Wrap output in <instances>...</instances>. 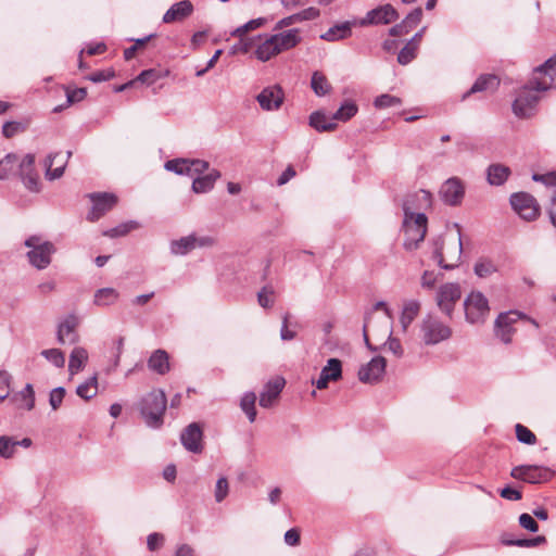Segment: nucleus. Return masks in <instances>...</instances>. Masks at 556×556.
Here are the masks:
<instances>
[{
    "label": "nucleus",
    "mask_w": 556,
    "mask_h": 556,
    "mask_svg": "<svg viewBox=\"0 0 556 556\" xmlns=\"http://www.w3.org/2000/svg\"><path fill=\"white\" fill-rule=\"evenodd\" d=\"M220 177V173L217 169H212L204 176H199L193 179L192 190L195 193H206L211 191L215 185V181Z\"/></svg>",
    "instance_id": "cd10ccee"
},
{
    "label": "nucleus",
    "mask_w": 556,
    "mask_h": 556,
    "mask_svg": "<svg viewBox=\"0 0 556 556\" xmlns=\"http://www.w3.org/2000/svg\"><path fill=\"white\" fill-rule=\"evenodd\" d=\"M193 12V4L189 0H182L173 4L164 14V23H174L187 18Z\"/></svg>",
    "instance_id": "5701e85b"
},
{
    "label": "nucleus",
    "mask_w": 556,
    "mask_h": 556,
    "mask_svg": "<svg viewBox=\"0 0 556 556\" xmlns=\"http://www.w3.org/2000/svg\"><path fill=\"white\" fill-rule=\"evenodd\" d=\"M65 393L66 391L63 387H58L51 390L49 394V404L53 410L60 408L64 400Z\"/></svg>",
    "instance_id": "864d4df0"
},
{
    "label": "nucleus",
    "mask_w": 556,
    "mask_h": 556,
    "mask_svg": "<svg viewBox=\"0 0 556 556\" xmlns=\"http://www.w3.org/2000/svg\"><path fill=\"white\" fill-rule=\"evenodd\" d=\"M301 41L298 28L279 31L273 35H258L254 56L261 62H267L276 55L291 50Z\"/></svg>",
    "instance_id": "f03ea898"
},
{
    "label": "nucleus",
    "mask_w": 556,
    "mask_h": 556,
    "mask_svg": "<svg viewBox=\"0 0 556 556\" xmlns=\"http://www.w3.org/2000/svg\"><path fill=\"white\" fill-rule=\"evenodd\" d=\"M255 402L256 394L254 392H245L240 400V407L245 413L250 422H254L256 418Z\"/></svg>",
    "instance_id": "4c0bfd02"
},
{
    "label": "nucleus",
    "mask_w": 556,
    "mask_h": 556,
    "mask_svg": "<svg viewBox=\"0 0 556 556\" xmlns=\"http://www.w3.org/2000/svg\"><path fill=\"white\" fill-rule=\"evenodd\" d=\"M386 333L388 336V339L379 346V351H387L393 354L395 357L401 358L404 354V350L401 344V341L397 338L392 337V330L390 325H386Z\"/></svg>",
    "instance_id": "473e14b6"
},
{
    "label": "nucleus",
    "mask_w": 556,
    "mask_h": 556,
    "mask_svg": "<svg viewBox=\"0 0 556 556\" xmlns=\"http://www.w3.org/2000/svg\"><path fill=\"white\" fill-rule=\"evenodd\" d=\"M418 42H407L397 54V62L401 65L409 64L417 55Z\"/></svg>",
    "instance_id": "79ce46f5"
},
{
    "label": "nucleus",
    "mask_w": 556,
    "mask_h": 556,
    "mask_svg": "<svg viewBox=\"0 0 556 556\" xmlns=\"http://www.w3.org/2000/svg\"><path fill=\"white\" fill-rule=\"evenodd\" d=\"M170 253L174 255H186L194 250L193 233L181 237L180 239L173 240L169 244Z\"/></svg>",
    "instance_id": "c9c22d12"
},
{
    "label": "nucleus",
    "mask_w": 556,
    "mask_h": 556,
    "mask_svg": "<svg viewBox=\"0 0 556 556\" xmlns=\"http://www.w3.org/2000/svg\"><path fill=\"white\" fill-rule=\"evenodd\" d=\"M148 367L150 370L165 375L169 371V356L165 350H155L148 359Z\"/></svg>",
    "instance_id": "393cba45"
},
{
    "label": "nucleus",
    "mask_w": 556,
    "mask_h": 556,
    "mask_svg": "<svg viewBox=\"0 0 556 556\" xmlns=\"http://www.w3.org/2000/svg\"><path fill=\"white\" fill-rule=\"evenodd\" d=\"M421 333L424 342L428 345H433L447 340L452 334V330L438 317L428 316L422 321Z\"/></svg>",
    "instance_id": "0eeeda50"
},
{
    "label": "nucleus",
    "mask_w": 556,
    "mask_h": 556,
    "mask_svg": "<svg viewBox=\"0 0 556 556\" xmlns=\"http://www.w3.org/2000/svg\"><path fill=\"white\" fill-rule=\"evenodd\" d=\"M18 161V156L14 153L7 154L0 161V179L7 178L11 173H13L14 167L16 166Z\"/></svg>",
    "instance_id": "a18cd8bd"
},
{
    "label": "nucleus",
    "mask_w": 556,
    "mask_h": 556,
    "mask_svg": "<svg viewBox=\"0 0 556 556\" xmlns=\"http://www.w3.org/2000/svg\"><path fill=\"white\" fill-rule=\"evenodd\" d=\"M556 59L551 58L538 66L532 74L528 86H525L513 103V112L520 118L534 115L539 96L536 92L552 88L556 74Z\"/></svg>",
    "instance_id": "f257e3e1"
},
{
    "label": "nucleus",
    "mask_w": 556,
    "mask_h": 556,
    "mask_svg": "<svg viewBox=\"0 0 556 556\" xmlns=\"http://www.w3.org/2000/svg\"><path fill=\"white\" fill-rule=\"evenodd\" d=\"M428 218L425 213H404L402 230L404 232L403 248L414 251L425 240Z\"/></svg>",
    "instance_id": "20e7f679"
},
{
    "label": "nucleus",
    "mask_w": 556,
    "mask_h": 556,
    "mask_svg": "<svg viewBox=\"0 0 556 556\" xmlns=\"http://www.w3.org/2000/svg\"><path fill=\"white\" fill-rule=\"evenodd\" d=\"M21 179L29 191L38 192L40 190L39 176L36 172L25 175Z\"/></svg>",
    "instance_id": "680f3d73"
},
{
    "label": "nucleus",
    "mask_w": 556,
    "mask_h": 556,
    "mask_svg": "<svg viewBox=\"0 0 556 556\" xmlns=\"http://www.w3.org/2000/svg\"><path fill=\"white\" fill-rule=\"evenodd\" d=\"M25 247L28 248L26 254L28 262L37 269L47 268L52 255L55 252V247L50 241H45L40 236H30L25 240Z\"/></svg>",
    "instance_id": "39448f33"
},
{
    "label": "nucleus",
    "mask_w": 556,
    "mask_h": 556,
    "mask_svg": "<svg viewBox=\"0 0 556 556\" xmlns=\"http://www.w3.org/2000/svg\"><path fill=\"white\" fill-rule=\"evenodd\" d=\"M88 362V352L83 346H76L72 350L68 359V374L71 377L81 371Z\"/></svg>",
    "instance_id": "bb28decb"
},
{
    "label": "nucleus",
    "mask_w": 556,
    "mask_h": 556,
    "mask_svg": "<svg viewBox=\"0 0 556 556\" xmlns=\"http://www.w3.org/2000/svg\"><path fill=\"white\" fill-rule=\"evenodd\" d=\"M422 17V10L420 8H416L413 10L404 20L403 22L406 24V26L409 29H413L415 26L419 24Z\"/></svg>",
    "instance_id": "69168bd1"
},
{
    "label": "nucleus",
    "mask_w": 556,
    "mask_h": 556,
    "mask_svg": "<svg viewBox=\"0 0 556 556\" xmlns=\"http://www.w3.org/2000/svg\"><path fill=\"white\" fill-rule=\"evenodd\" d=\"M228 491H229V485H228L227 479L225 477L219 478L217 480L216 486H215V493H214L215 501L217 503H220L222 501H224L226 498V496L228 495Z\"/></svg>",
    "instance_id": "13d9d810"
},
{
    "label": "nucleus",
    "mask_w": 556,
    "mask_h": 556,
    "mask_svg": "<svg viewBox=\"0 0 556 556\" xmlns=\"http://www.w3.org/2000/svg\"><path fill=\"white\" fill-rule=\"evenodd\" d=\"M464 309L468 323L483 324L490 314L489 301L480 291H472L464 301Z\"/></svg>",
    "instance_id": "423d86ee"
},
{
    "label": "nucleus",
    "mask_w": 556,
    "mask_h": 556,
    "mask_svg": "<svg viewBox=\"0 0 556 556\" xmlns=\"http://www.w3.org/2000/svg\"><path fill=\"white\" fill-rule=\"evenodd\" d=\"M189 159H175L165 163L164 167L168 172H174L177 175L188 176Z\"/></svg>",
    "instance_id": "de8ad7c7"
},
{
    "label": "nucleus",
    "mask_w": 556,
    "mask_h": 556,
    "mask_svg": "<svg viewBox=\"0 0 556 556\" xmlns=\"http://www.w3.org/2000/svg\"><path fill=\"white\" fill-rule=\"evenodd\" d=\"M40 354L56 368H62L65 365V356L59 349L42 350Z\"/></svg>",
    "instance_id": "49530a36"
},
{
    "label": "nucleus",
    "mask_w": 556,
    "mask_h": 556,
    "mask_svg": "<svg viewBox=\"0 0 556 556\" xmlns=\"http://www.w3.org/2000/svg\"><path fill=\"white\" fill-rule=\"evenodd\" d=\"M203 431L199 424L192 422L187 426L180 434V441L184 447L191 453H201Z\"/></svg>",
    "instance_id": "aec40b11"
},
{
    "label": "nucleus",
    "mask_w": 556,
    "mask_h": 556,
    "mask_svg": "<svg viewBox=\"0 0 556 556\" xmlns=\"http://www.w3.org/2000/svg\"><path fill=\"white\" fill-rule=\"evenodd\" d=\"M510 476L514 479L534 484L551 480L554 471L545 466L520 465L511 469Z\"/></svg>",
    "instance_id": "6e6552de"
},
{
    "label": "nucleus",
    "mask_w": 556,
    "mask_h": 556,
    "mask_svg": "<svg viewBox=\"0 0 556 556\" xmlns=\"http://www.w3.org/2000/svg\"><path fill=\"white\" fill-rule=\"evenodd\" d=\"M311 88L317 97H324L331 90L327 77L321 72H314L311 79Z\"/></svg>",
    "instance_id": "f704fd0d"
},
{
    "label": "nucleus",
    "mask_w": 556,
    "mask_h": 556,
    "mask_svg": "<svg viewBox=\"0 0 556 556\" xmlns=\"http://www.w3.org/2000/svg\"><path fill=\"white\" fill-rule=\"evenodd\" d=\"M475 274L480 278H486L497 270L496 265L489 258H480L473 267Z\"/></svg>",
    "instance_id": "37998d69"
},
{
    "label": "nucleus",
    "mask_w": 556,
    "mask_h": 556,
    "mask_svg": "<svg viewBox=\"0 0 556 556\" xmlns=\"http://www.w3.org/2000/svg\"><path fill=\"white\" fill-rule=\"evenodd\" d=\"M455 227L457 228V245L455 247V251L453 255H450L452 263H445V258L443 255V239L441 237H438L432 240V258L438 263V265L443 269H453L455 268L459 261L463 253V243H462V236H460V228L457 224H455Z\"/></svg>",
    "instance_id": "9b49d317"
},
{
    "label": "nucleus",
    "mask_w": 556,
    "mask_h": 556,
    "mask_svg": "<svg viewBox=\"0 0 556 556\" xmlns=\"http://www.w3.org/2000/svg\"><path fill=\"white\" fill-rule=\"evenodd\" d=\"M439 194L445 204L456 206L464 198L465 187L459 178L452 177L443 182Z\"/></svg>",
    "instance_id": "f3484780"
},
{
    "label": "nucleus",
    "mask_w": 556,
    "mask_h": 556,
    "mask_svg": "<svg viewBox=\"0 0 556 556\" xmlns=\"http://www.w3.org/2000/svg\"><path fill=\"white\" fill-rule=\"evenodd\" d=\"M309 126L319 132L332 131L337 128L336 118L327 116L323 111L309 115Z\"/></svg>",
    "instance_id": "a878e982"
},
{
    "label": "nucleus",
    "mask_w": 556,
    "mask_h": 556,
    "mask_svg": "<svg viewBox=\"0 0 556 556\" xmlns=\"http://www.w3.org/2000/svg\"><path fill=\"white\" fill-rule=\"evenodd\" d=\"M11 375L5 370H0V402L10 394Z\"/></svg>",
    "instance_id": "052dcab7"
},
{
    "label": "nucleus",
    "mask_w": 556,
    "mask_h": 556,
    "mask_svg": "<svg viewBox=\"0 0 556 556\" xmlns=\"http://www.w3.org/2000/svg\"><path fill=\"white\" fill-rule=\"evenodd\" d=\"M285 384L286 381L281 377L268 381L260 394V405L264 408L271 407L278 400Z\"/></svg>",
    "instance_id": "4be33fe9"
},
{
    "label": "nucleus",
    "mask_w": 556,
    "mask_h": 556,
    "mask_svg": "<svg viewBox=\"0 0 556 556\" xmlns=\"http://www.w3.org/2000/svg\"><path fill=\"white\" fill-rule=\"evenodd\" d=\"M166 396L162 390H152L139 402L140 414L150 428H160L166 409Z\"/></svg>",
    "instance_id": "7ed1b4c3"
},
{
    "label": "nucleus",
    "mask_w": 556,
    "mask_h": 556,
    "mask_svg": "<svg viewBox=\"0 0 556 556\" xmlns=\"http://www.w3.org/2000/svg\"><path fill=\"white\" fill-rule=\"evenodd\" d=\"M98 393V377L97 374L92 377L88 378L83 383L78 384L76 388V394L85 400L89 401L93 399Z\"/></svg>",
    "instance_id": "2f4dec72"
},
{
    "label": "nucleus",
    "mask_w": 556,
    "mask_h": 556,
    "mask_svg": "<svg viewBox=\"0 0 556 556\" xmlns=\"http://www.w3.org/2000/svg\"><path fill=\"white\" fill-rule=\"evenodd\" d=\"M12 402L20 403L21 407L31 410L35 407V391L33 384L27 383L23 390L11 397Z\"/></svg>",
    "instance_id": "7c9ffc66"
},
{
    "label": "nucleus",
    "mask_w": 556,
    "mask_h": 556,
    "mask_svg": "<svg viewBox=\"0 0 556 556\" xmlns=\"http://www.w3.org/2000/svg\"><path fill=\"white\" fill-rule=\"evenodd\" d=\"M169 74V71L168 70H164V71H159V70H155V68H150V70H144L142 71L137 77H136V81H140L142 84H146L148 86H151L153 85L154 83H156L159 79L161 78H164L166 76H168Z\"/></svg>",
    "instance_id": "58836bf2"
},
{
    "label": "nucleus",
    "mask_w": 556,
    "mask_h": 556,
    "mask_svg": "<svg viewBox=\"0 0 556 556\" xmlns=\"http://www.w3.org/2000/svg\"><path fill=\"white\" fill-rule=\"evenodd\" d=\"M510 175L509 167L503 164H492L486 169L488 182L492 186L503 185Z\"/></svg>",
    "instance_id": "c85d7f7f"
},
{
    "label": "nucleus",
    "mask_w": 556,
    "mask_h": 556,
    "mask_svg": "<svg viewBox=\"0 0 556 556\" xmlns=\"http://www.w3.org/2000/svg\"><path fill=\"white\" fill-rule=\"evenodd\" d=\"M264 22H265V20L262 18V17L255 18V20H251L248 23H245L244 25H242V26L238 27L237 29H235L232 31V36L242 37L249 30H253V29H256V28L261 27L264 24Z\"/></svg>",
    "instance_id": "5fc2aeb1"
},
{
    "label": "nucleus",
    "mask_w": 556,
    "mask_h": 556,
    "mask_svg": "<svg viewBox=\"0 0 556 556\" xmlns=\"http://www.w3.org/2000/svg\"><path fill=\"white\" fill-rule=\"evenodd\" d=\"M342 377V363L338 358H329L323 367L320 375L313 383L317 389L323 390L330 381H338Z\"/></svg>",
    "instance_id": "412c9836"
},
{
    "label": "nucleus",
    "mask_w": 556,
    "mask_h": 556,
    "mask_svg": "<svg viewBox=\"0 0 556 556\" xmlns=\"http://www.w3.org/2000/svg\"><path fill=\"white\" fill-rule=\"evenodd\" d=\"M92 202V207L87 215L89 222H96L101 218L106 212L112 210L117 203V198L114 193L109 192H94L89 195Z\"/></svg>",
    "instance_id": "ddd939ff"
},
{
    "label": "nucleus",
    "mask_w": 556,
    "mask_h": 556,
    "mask_svg": "<svg viewBox=\"0 0 556 556\" xmlns=\"http://www.w3.org/2000/svg\"><path fill=\"white\" fill-rule=\"evenodd\" d=\"M274 290L269 287H264L258 293H257V301L258 304L264 308H269L274 305Z\"/></svg>",
    "instance_id": "6e6d98bb"
},
{
    "label": "nucleus",
    "mask_w": 556,
    "mask_h": 556,
    "mask_svg": "<svg viewBox=\"0 0 556 556\" xmlns=\"http://www.w3.org/2000/svg\"><path fill=\"white\" fill-rule=\"evenodd\" d=\"M500 86V79L492 74H483L477 78L471 88L464 93L463 100L467 99L470 94L482 91H494Z\"/></svg>",
    "instance_id": "b1692460"
},
{
    "label": "nucleus",
    "mask_w": 556,
    "mask_h": 556,
    "mask_svg": "<svg viewBox=\"0 0 556 556\" xmlns=\"http://www.w3.org/2000/svg\"><path fill=\"white\" fill-rule=\"evenodd\" d=\"M16 165H18V176L20 177L29 175L30 173L35 172V169H34L35 155L30 154V153L24 155L22 160L18 159Z\"/></svg>",
    "instance_id": "603ef678"
},
{
    "label": "nucleus",
    "mask_w": 556,
    "mask_h": 556,
    "mask_svg": "<svg viewBox=\"0 0 556 556\" xmlns=\"http://www.w3.org/2000/svg\"><path fill=\"white\" fill-rule=\"evenodd\" d=\"M462 298V289L457 282H446L439 287L435 294L438 307L448 317L452 316L455 304Z\"/></svg>",
    "instance_id": "1a4fd4ad"
},
{
    "label": "nucleus",
    "mask_w": 556,
    "mask_h": 556,
    "mask_svg": "<svg viewBox=\"0 0 556 556\" xmlns=\"http://www.w3.org/2000/svg\"><path fill=\"white\" fill-rule=\"evenodd\" d=\"M432 194L424 189L409 193L403 201L404 213H422L431 206Z\"/></svg>",
    "instance_id": "6ab92c4d"
},
{
    "label": "nucleus",
    "mask_w": 556,
    "mask_h": 556,
    "mask_svg": "<svg viewBox=\"0 0 556 556\" xmlns=\"http://www.w3.org/2000/svg\"><path fill=\"white\" fill-rule=\"evenodd\" d=\"M517 440L521 443L533 445L536 443L535 434L521 424H517L515 427Z\"/></svg>",
    "instance_id": "8fccbe9b"
},
{
    "label": "nucleus",
    "mask_w": 556,
    "mask_h": 556,
    "mask_svg": "<svg viewBox=\"0 0 556 556\" xmlns=\"http://www.w3.org/2000/svg\"><path fill=\"white\" fill-rule=\"evenodd\" d=\"M17 447V443L10 437L2 435L0 437V456L3 458H11L15 450Z\"/></svg>",
    "instance_id": "3c124183"
},
{
    "label": "nucleus",
    "mask_w": 556,
    "mask_h": 556,
    "mask_svg": "<svg viewBox=\"0 0 556 556\" xmlns=\"http://www.w3.org/2000/svg\"><path fill=\"white\" fill-rule=\"evenodd\" d=\"M60 156H61L60 153H53V154L48 155L46 163H45L47 179L54 180V179L62 177V175L64 174V170H65V167L67 164L66 161H64V160H62L61 162H56V166L54 168H52V166L55 164V160Z\"/></svg>",
    "instance_id": "c756f323"
},
{
    "label": "nucleus",
    "mask_w": 556,
    "mask_h": 556,
    "mask_svg": "<svg viewBox=\"0 0 556 556\" xmlns=\"http://www.w3.org/2000/svg\"><path fill=\"white\" fill-rule=\"evenodd\" d=\"M140 224L136 220H129L127 223H123L114 228H111L104 231V236L110 238H116L127 235L129 231L138 229Z\"/></svg>",
    "instance_id": "c03bdc74"
},
{
    "label": "nucleus",
    "mask_w": 556,
    "mask_h": 556,
    "mask_svg": "<svg viewBox=\"0 0 556 556\" xmlns=\"http://www.w3.org/2000/svg\"><path fill=\"white\" fill-rule=\"evenodd\" d=\"M526 316L517 311H509L501 313L495 319L494 331L495 336L505 344H508L513 340L515 332L514 325Z\"/></svg>",
    "instance_id": "f8f14e48"
},
{
    "label": "nucleus",
    "mask_w": 556,
    "mask_h": 556,
    "mask_svg": "<svg viewBox=\"0 0 556 556\" xmlns=\"http://www.w3.org/2000/svg\"><path fill=\"white\" fill-rule=\"evenodd\" d=\"M87 96L86 88H77L74 90L66 91V105L84 100Z\"/></svg>",
    "instance_id": "0e129e2a"
},
{
    "label": "nucleus",
    "mask_w": 556,
    "mask_h": 556,
    "mask_svg": "<svg viewBox=\"0 0 556 556\" xmlns=\"http://www.w3.org/2000/svg\"><path fill=\"white\" fill-rule=\"evenodd\" d=\"M119 298V293L114 288H102L96 291L93 302L98 306H110Z\"/></svg>",
    "instance_id": "72a5a7b5"
},
{
    "label": "nucleus",
    "mask_w": 556,
    "mask_h": 556,
    "mask_svg": "<svg viewBox=\"0 0 556 556\" xmlns=\"http://www.w3.org/2000/svg\"><path fill=\"white\" fill-rule=\"evenodd\" d=\"M401 104H402V100L399 97H395V96H392L389 93L378 96L374 101L375 108L379 109V110L388 109V108H392V106H399Z\"/></svg>",
    "instance_id": "09e8293b"
},
{
    "label": "nucleus",
    "mask_w": 556,
    "mask_h": 556,
    "mask_svg": "<svg viewBox=\"0 0 556 556\" xmlns=\"http://www.w3.org/2000/svg\"><path fill=\"white\" fill-rule=\"evenodd\" d=\"M351 34V27L349 23H343L341 25H336L329 28L321 38L327 41H336L339 39H343Z\"/></svg>",
    "instance_id": "ea45409f"
},
{
    "label": "nucleus",
    "mask_w": 556,
    "mask_h": 556,
    "mask_svg": "<svg viewBox=\"0 0 556 556\" xmlns=\"http://www.w3.org/2000/svg\"><path fill=\"white\" fill-rule=\"evenodd\" d=\"M534 181L542 182L546 186H556V172H549L546 174H534L532 176Z\"/></svg>",
    "instance_id": "774afa93"
},
{
    "label": "nucleus",
    "mask_w": 556,
    "mask_h": 556,
    "mask_svg": "<svg viewBox=\"0 0 556 556\" xmlns=\"http://www.w3.org/2000/svg\"><path fill=\"white\" fill-rule=\"evenodd\" d=\"M79 325V318L75 314H68L58 325L56 341L58 343L75 344L79 341V334L76 329Z\"/></svg>",
    "instance_id": "4468645a"
},
{
    "label": "nucleus",
    "mask_w": 556,
    "mask_h": 556,
    "mask_svg": "<svg viewBox=\"0 0 556 556\" xmlns=\"http://www.w3.org/2000/svg\"><path fill=\"white\" fill-rule=\"evenodd\" d=\"M387 362L382 356H376L358 370V379L364 383H377L386 371Z\"/></svg>",
    "instance_id": "a211bd4d"
},
{
    "label": "nucleus",
    "mask_w": 556,
    "mask_h": 556,
    "mask_svg": "<svg viewBox=\"0 0 556 556\" xmlns=\"http://www.w3.org/2000/svg\"><path fill=\"white\" fill-rule=\"evenodd\" d=\"M358 108L353 101H344L338 111L333 114L336 121L346 122L357 113Z\"/></svg>",
    "instance_id": "a19ab883"
},
{
    "label": "nucleus",
    "mask_w": 556,
    "mask_h": 556,
    "mask_svg": "<svg viewBox=\"0 0 556 556\" xmlns=\"http://www.w3.org/2000/svg\"><path fill=\"white\" fill-rule=\"evenodd\" d=\"M164 535L157 532H153L147 538V545L149 551L154 552L159 549L164 543Z\"/></svg>",
    "instance_id": "e2e57ef3"
},
{
    "label": "nucleus",
    "mask_w": 556,
    "mask_h": 556,
    "mask_svg": "<svg viewBox=\"0 0 556 556\" xmlns=\"http://www.w3.org/2000/svg\"><path fill=\"white\" fill-rule=\"evenodd\" d=\"M519 525L529 530L530 532H538L539 526L534 518L529 514H521L519 516Z\"/></svg>",
    "instance_id": "338daca9"
},
{
    "label": "nucleus",
    "mask_w": 556,
    "mask_h": 556,
    "mask_svg": "<svg viewBox=\"0 0 556 556\" xmlns=\"http://www.w3.org/2000/svg\"><path fill=\"white\" fill-rule=\"evenodd\" d=\"M514 211L525 220H534L540 214V205L535 198L527 192H517L510 195Z\"/></svg>",
    "instance_id": "9d476101"
},
{
    "label": "nucleus",
    "mask_w": 556,
    "mask_h": 556,
    "mask_svg": "<svg viewBox=\"0 0 556 556\" xmlns=\"http://www.w3.org/2000/svg\"><path fill=\"white\" fill-rule=\"evenodd\" d=\"M188 176L193 177L194 175H201L208 169V162L203 160H189Z\"/></svg>",
    "instance_id": "4d7b16f0"
},
{
    "label": "nucleus",
    "mask_w": 556,
    "mask_h": 556,
    "mask_svg": "<svg viewBox=\"0 0 556 556\" xmlns=\"http://www.w3.org/2000/svg\"><path fill=\"white\" fill-rule=\"evenodd\" d=\"M420 309V304L417 301H409L405 303L400 318L403 330H406L413 320L417 317Z\"/></svg>",
    "instance_id": "e433bc0d"
},
{
    "label": "nucleus",
    "mask_w": 556,
    "mask_h": 556,
    "mask_svg": "<svg viewBox=\"0 0 556 556\" xmlns=\"http://www.w3.org/2000/svg\"><path fill=\"white\" fill-rule=\"evenodd\" d=\"M257 43V36L253 38H248L242 36L239 43L235 46L236 51L241 53H249L251 50H255V46Z\"/></svg>",
    "instance_id": "bf43d9fd"
},
{
    "label": "nucleus",
    "mask_w": 556,
    "mask_h": 556,
    "mask_svg": "<svg viewBox=\"0 0 556 556\" xmlns=\"http://www.w3.org/2000/svg\"><path fill=\"white\" fill-rule=\"evenodd\" d=\"M397 17V11L391 4H384L368 11L366 16L361 20L359 25H386L396 21Z\"/></svg>",
    "instance_id": "dca6fc26"
},
{
    "label": "nucleus",
    "mask_w": 556,
    "mask_h": 556,
    "mask_svg": "<svg viewBox=\"0 0 556 556\" xmlns=\"http://www.w3.org/2000/svg\"><path fill=\"white\" fill-rule=\"evenodd\" d=\"M285 100V92L279 85L265 87L257 96L256 101L264 111H277Z\"/></svg>",
    "instance_id": "2eb2a0df"
}]
</instances>
